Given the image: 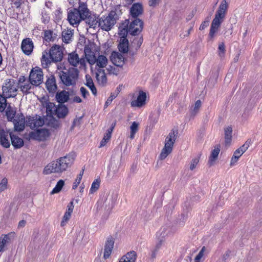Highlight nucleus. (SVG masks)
Wrapping results in <instances>:
<instances>
[{
	"instance_id": "nucleus-46",
	"label": "nucleus",
	"mask_w": 262,
	"mask_h": 262,
	"mask_svg": "<svg viewBox=\"0 0 262 262\" xmlns=\"http://www.w3.org/2000/svg\"><path fill=\"white\" fill-rule=\"evenodd\" d=\"M106 70L110 74L117 75L119 73V69L118 67H115L113 66L109 65L106 68Z\"/></svg>"
},
{
	"instance_id": "nucleus-35",
	"label": "nucleus",
	"mask_w": 262,
	"mask_h": 262,
	"mask_svg": "<svg viewBox=\"0 0 262 262\" xmlns=\"http://www.w3.org/2000/svg\"><path fill=\"white\" fill-rule=\"evenodd\" d=\"M84 52L85 58L86 59L87 61L90 64L91 62L90 60L93 59V58L95 56V55L94 53L92 51L90 46L89 45L85 46Z\"/></svg>"
},
{
	"instance_id": "nucleus-36",
	"label": "nucleus",
	"mask_w": 262,
	"mask_h": 262,
	"mask_svg": "<svg viewBox=\"0 0 262 262\" xmlns=\"http://www.w3.org/2000/svg\"><path fill=\"white\" fill-rule=\"evenodd\" d=\"M224 130L225 143L227 145L230 144L232 138V128L229 126L225 128Z\"/></svg>"
},
{
	"instance_id": "nucleus-4",
	"label": "nucleus",
	"mask_w": 262,
	"mask_h": 262,
	"mask_svg": "<svg viewBox=\"0 0 262 262\" xmlns=\"http://www.w3.org/2000/svg\"><path fill=\"white\" fill-rule=\"evenodd\" d=\"M228 8V3L226 0H223L215 12L214 18L211 24L209 36L211 38L214 36L215 34L218 31L221 25L224 21Z\"/></svg>"
},
{
	"instance_id": "nucleus-25",
	"label": "nucleus",
	"mask_w": 262,
	"mask_h": 262,
	"mask_svg": "<svg viewBox=\"0 0 262 262\" xmlns=\"http://www.w3.org/2000/svg\"><path fill=\"white\" fill-rule=\"evenodd\" d=\"M68 113V107L65 105L60 104L56 106L54 116H56L58 118H64Z\"/></svg>"
},
{
	"instance_id": "nucleus-57",
	"label": "nucleus",
	"mask_w": 262,
	"mask_h": 262,
	"mask_svg": "<svg viewBox=\"0 0 262 262\" xmlns=\"http://www.w3.org/2000/svg\"><path fill=\"white\" fill-rule=\"evenodd\" d=\"M74 203L73 201L70 202L68 206H67V210L66 212H69V213L72 214V213L73 212V209H74Z\"/></svg>"
},
{
	"instance_id": "nucleus-16",
	"label": "nucleus",
	"mask_w": 262,
	"mask_h": 262,
	"mask_svg": "<svg viewBox=\"0 0 262 262\" xmlns=\"http://www.w3.org/2000/svg\"><path fill=\"white\" fill-rule=\"evenodd\" d=\"M33 48V42L30 38H27L23 40L21 48L24 54L29 55L32 52Z\"/></svg>"
},
{
	"instance_id": "nucleus-44",
	"label": "nucleus",
	"mask_w": 262,
	"mask_h": 262,
	"mask_svg": "<svg viewBox=\"0 0 262 262\" xmlns=\"http://www.w3.org/2000/svg\"><path fill=\"white\" fill-rule=\"evenodd\" d=\"M100 180L99 179H96L94 180V181L93 182L91 187L90 190V192L91 193H93L95 192H96L99 188L100 187Z\"/></svg>"
},
{
	"instance_id": "nucleus-11",
	"label": "nucleus",
	"mask_w": 262,
	"mask_h": 262,
	"mask_svg": "<svg viewBox=\"0 0 262 262\" xmlns=\"http://www.w3.org/2000/svg\"><path fill=\"white\" fill-rule=\"evenodd\" d=\"M68 60L69 63L74 67H77L79 65L80 67H84L86 64L85 58H80L78 54L75 52L69 54Z\"/></svg>"
},
{
	"instance_id": "nucleus-42",
	"label": "nucleus",
	"mask_w": 262,
	"mask_h": 262,
	"mask_svg": "<svg viewBox=\"0 0 262 262\" xmlns=\"http://www.w3.org/2000/svg\"><path fill=\"white\" fill-rule=\"evenodd\" d=\"M64 182L62 180H60L56 184L55 187L51 191V194H55L59 192L63 186H64Z\"/></svg>"
},
{
	"instance_id": "nucleus-40",
	"label": "nucleus",
	"mask_w": 262,
	"mask_h": 262,
	"mask_svg": "<svg viewBox=\"0 0 262 262\" xmlns=\"http://www.w3.org/2000/svg\"><path fill=\"white\" fill-rule=\"evenodd\" d=\"M139 123L136 122H133L130 126V134L129 138L133 139L135 138V134L138 130Z\"/></svg>"
},
{
	"instance_id": "nucleus-52",
	"label": "nucleus",
	"mask_w": 262,
	"mask_h": 262,
	"mask_svg": "<svg viewBox=\"0 0 262 262\" xmlns=\"http://www.w3.org/2000/svg\"><path fill=\"white\" fill-rule=\"evenodd\" d=\"M219 55L222 57L224 56L226 51L225 46L224 42H221L219 45Z\"/></svg>"
},
{
	"instance_id": "nucleus-54",
	"label": "nucleus",
	"mask_w": 262,
	"mask_h": 262,
	"mask_svg": "<svg viewBox=\"0 0 262 262\" xmlns=\"http://www.w3.org/2000/svg\"><path fill=\"white\" fill-rule=\"evenodd\" d=\"M80 92L82 97L84 99H86L89 96L90 94L88 91L84 87L82 86L80 89Z\"/></svg>"
},
{
	"instance_id": "nucleus-7",
	"label": "nucleus",
	"mask_w": 262,
	"mask_h": 262,
	"mask_svg": "<svg viewBox=\"0 0 262 262\" xmlns=\"http://www.w3.org/2000/svg\"><path fill=\"white\" fill-rule=\"evenodd\" d=\"M116 13L111 11L107 15H103L99 18V26L102 30L108 31L116 23Z\"/></svg>"
},
{
	"instance_id": "nucleus-20",
	"label": "nucleus",
	"mask_w": 262,
	"mask_h": 262,
	"mask_svg": "<svg viewBox=\"0 0 262 262\" xmlns=\"http://www.w3.org/2000/svg\"><path fill=\"white\" fill-rule=\"evenodd\" d=\"M21 79H19V88L22 92L24 94L30 93V91L35 86L34 84H32L29 79H24L23 81Z\"/></svg>"
},
{
	"instance_id": "nucleus-45",
	"label": "nucleus",
	"mask_w": 262,
	"mask_h": 262,
	"mask_svg": "<svg viewBox=\"0 0 262 262\" xmlns=\"http://www.w3.org/2000/svg\"><path fill=\"white\" fill-rule=\"evenodd\" d=\"M5 96L0 95V112H3L7 108V103Z\"/></svg>"
},
{
	"instance_id": "nucleus-10",
	"label": "nucleus",
	"mask_w": 262,
	"mask_h": 262,
	"mask_svg": "<svg viewBox=\"0 0 262 262\" xmlns=\"http://www.w3.org/2000/svg\"><path fill=\"white\" fill-rule=\"evenodd\" d=\"M143 27V22L139 18H135L128 26V32L132 35H137L142 31Z\"/></svg>"
},
{
	"instance_id": "nucleus-61",
	"label": "nucleus",
	"mask_w": 262,
	"mask_h": 262,
	"mask_svg": "<svg viewBox=\"0 0 262 262\" xmlns=\"http://www.w3.org/2000/svg\"><path fill=\"white\" fill-rule=\"evenodd\" d=\"M160 0H149L148 4L150 7H155L159 4Z\"/></svg>"
},
{
	"instance_id": "nucleus-59",
	"label": "nucleus",
	"mask_w": 262,
	"mask_h": 262,
	"mask_svg": "<svg viewBox=\"0 0 262 262\" xmlns=\"http://www.w3.org/2000/svg\"><path fill=\"white\" fill-rule=\"evenodd\" d=\"M116 97V95L111 94V96L108 98L106 101L105 102V105L107 106L109 104H110L113 101Z\"/></svg>"
},
{
	"instance_id": "nucleus-53",
	"label": "nucleus",
	"mask_w": 262,
	"mask_h": 262,
	"mask_svg": "<svg viewBox=\"0 0 262 262\" xmlns=\"http://www.w3.org/2000/svg\"><path fill=\"white\" fill-rule=\"evenodd\" d=\"M128 32V27L126 28L125 26L123 28H120L119 29V35L120 37V38L121 37H125L126 38Z\"/></svg>"
},
{
	"instance_id": "nucleus-6",
	"label": "nucleus",
	"mask_w": 262,
	"mask_h": 262,
	"mask_svg": "<svg viewBox=\"0 0 262 262\" xmlns=\"http://www.w3.org/2000/svg\"><path fill=\"white\" fill-rule=\"evenodd\" d=\"M78 73L77 69L70 68L59 72V76L63 84L66 86H71L76 84Z\"/></svg>"
},
{
	"instance_id": "nucleus-56",
	"label": "nucleus",
	"mask_w": 262,
	"mask_h": 262,
	"mask_svg": "<svg viewBox=\"0 0 262 262\" xmlns=\"http://www.w3.org/2000/svg\"><path fill=\"white\" fill-rule=\"evenodd\" d=\"M205 250V247H203L198 254L195 256L194 260L199 261V260L203 257Z\"/></svg>"
},
{
	"instance_id": "nucleus-33",
	"label": "nucleus",
	"mask_w": 262,
	"mask_h": 262,
	"mask_svg": "<svg viewBox=\"0 0 262 262\" xmlns=\"http://www.w3.org/2000/svg\"><path fill=\"white\" fill-rule=\"evenodd\" d=\"M119 50L123 53H127L128 50V41L125 37H121L118 45Z\"/></svg>"
},
{
	"instance_id": "nucleus-19",
	"label": "nucleus",
	"mask_w": 262,
	"mask_h": 262,
	"mask_svg": "<svg viewBox=\"0 0 262 262\" xmlns=\"http://www.w3.org/2000/svg\"><path fill=\"white\" fill-rule=\"evenodd\" d=\"M45 84L46 87L49 93H55L57 89L56 79L55 76L53 75L47 76Z\"/></svg>"
},
{
	"instance_id": "nucleus-48",
	"label": "nucleus",
	"mask_w": 262,
	"mask_h": 262,
	"mask_svg": "<svg viewBox=\"0 0 262 262\" xmlns=\"http://www.w3.org/2000/svg\"><path fill=\"white\" fill-rule=\"evenodd\" d=\"M251 144V140L248 139L241 147L237 149L243 154L248 148Z\"/></svg>"
},
{
	"instance_id": "nucleus-55",
	"label": "nucleus",
	"mask_w": 262,
	"mask_h": 262,
	"mask_svg": "<svg viewBox=\"0 0 262 262\" xmlns=\"http://www.w3.org/2000/svg\"><path fill=\"white\" fill-rule=\"evenodd\" d=\"M10 106H9L6 110V115L8 119H12L14 116V113L12 110H11Z\"/></svg>"
},
{
	"instance_id": "nucleus-41",
	"label": "nucleus",
	"mask_w": 262,
	"mask_h": 262,
	"mask_svg": "<svg viewBox=\"0 0 262 262\" xmlns=\"http://www.w3.org/2000/svg\"><path fill=\"white\" fill-rule=\"evenodd\" d=\"M243 154L242 153H241L239 150H238L237 149H236L234 151L233 155L232 157L231 158V161H230V165L231 166H234L235 164V163H236V162L238 161V159L240 158V157Z\"/></svg>"
},
{
	"instance_id": "nucleus-5",
	"label": "nucleus",
	"mask_w": 262,
	"mask_h": 262,
	"mask_svg": "<svg viewBox=\"0 0 262 262\" xmlns=\"http://www.w3.org/2000/svg\"><path fill=\"white\" fill-rule=\"evenodd\" d=\"M178 134V130L175 129H172L168 134L165 140L164 147L159 156L160 160H164L172 152Z\"/></svg>"
},
{
	"instance_id": "nucleus-27",
	"label": "nucleus",
	"mask_w": 262,
	"mask_h": 262,
	"mask_svg": "<svg viewBox=\"0 0 262 262\" xmlns=\"http://www.w3.org/2000/svg\"><path fill=\"white\" fill-rule=\"evenodd\" d=\"M52 61L49 50H45L42 52L41 59L42 67L46 68Z\"/></svg>"
},
{
	"instance_id": "nucleus-13",
	"label": "nucleus",
	"mask_w": 262,
	"mask_h": 262,
	"mask_svg": "<svg viewBox=\"0 0 262 262\" xmlns=\"http://www.w3.org/2000/svg\"><path fill=\"white\" fill-rule=\"evenodd\" d=\"M44 123L43 119L39 116L27 118L26 120V125L32 129L42 126Z\"/></svg>"
},
{
	"instance_id": "nucleus-31",
	"label": "nucleus",
	"mask_w": 262,
	"mask_h": 262,
	"mask_svg": "<svg viewBox=\"0 0 262 262\" xmlns=\"http://www.w3.org/2000/svg\"><path fill=\"white\" fill-rule=\"evenodd\" d=\"M220 151V149L219 147H215L214 149L212 150L208 161L209 166L211 167L214 164L215 161L217 159Z\"/></svg>"
},
{
	"instance_id": "nucleus-12",
	"label": "nucleus",
	"mask_w": 262,
	"mask_h": 262,
	"mask_svg": "<svg viewBox=\"0 0 262 262\" xmlns=\"http://www.w3.org/2000/svg\"><path fill=\"white\" fill-rule=\"evenodd\" d=\"M114 243L115 238L112 236H109L106 238L104 246L103 257L104 259H107L111 255L114 248Z\"/></svg>"
},
{
	"instance_id": "nucleus-23",
	"label": "nucleus",
	"mask_w": 262,
	"mask_h": 262,
	"mask_svg": "<svg viewBox=\"0 0 262 262\" xmlns=\"http://www.w3.org/2000/svg\"><path fill=\"white\" fill-rule=\"evenodd\" d=\"M85 20H86V24H88L90 28L93 29L99 28L98 25L99 18H98L95 15H91L90 11L89 16L86 17Z\"/></svg>"
},
{
	"instance_id": "nucleus-29",
	"label": "nucleus",
	"mask_w": 262,
	"mask_h": 262,
	"mask_svg": "<svg viewBox=\"0 0 262 262\" xmlns=\"http://www.w3.org/2000/svg\"><path fill=\"white\" fill-rule=\"evenodd\" d=\"M9 133L8 132L4 131L0 135L1 144L6 148H8L10 146Z\"/></svg>"
},
{
	"instance_id": "nucleus-34",
	"label": "nucleus",
	"mask_w": 262,
	"mask_h": 262,
	"mask_svg": "<svg viewBox=\"0 0 262 262\" xmlns=\"http://www.w3.org/2000/svg\"><path fill=\"white\" fill-rule=\"evenodd\" d=\"M85 78L86 82L85 84L91 90L92 94L96 96L97 95V91L92 78L89 75H86Z\"/></svg>"
},
{
	"instance_id": "nucleus-38",
	"label": "nucleus",
	"mask_w": 262,
	"mask_h": 262,
	"mask_svg": "<svg viewBox=\"0 0 262 262\" xmlns=\"http://www.w3.org/2000/svg\"><path fill=\"white\" fill-rule=\"evenodd\" d=\"M44 39L48 42L52 41L55 38V34L50 30L44 32Z\"/></svg>"
},
{
	"instance_id": "nucleus-58",
	"label": "nucleus",
	"mask_w": 262,
	"mask_h": 262,
	"mask_svg": "<svg viewBox=\"0 0 262 262\" xmlns=\"http://www.w3.org/2000/svg\"><path fill=\"white\" fill-rule=\"evenodd\" d=\"M231 251L229 250H227L225 252V253L222 256V261L225 262L226 260H227L230 255Z\"/></svg>"
},
{
	"instance_id": "nucleus-2",
	"label": "nucleus",
	"mask_w": 262,
	"mask_h": 262,
	"mask_svg": "<svg viewBox=\"0 0 262 262\" xmlns=\"http://www.w3.org/2000/svg\"><path fill=\"white\" fill-rule=\"evenodd\" d=\"M90 10L85 3H79L78 8L70 10L68 13V20L73 27H77L80 23L89 16Z\"/></svg>"
},
{
	"instance_id": "nucleus-21",
	"label": "nucleus",
	"mask_w": 262,
	"mask_h": 262,
	"mask_svg": "<svg viewBox=\"0 0 262 262\" xmlns=\"http://www.w3.org/2000/svg\"><path fill=\"white\" fill-rule=\"evenodd\" d=\"M143 12V6L140 3H135L130 8V13L131 16L135 18L141 15Z\"/></svg>"
},
{
	"instance_id": "nucleus-9",
	"label": "nucleus",
	"mask_w": 262,
	"mask_h": 262,
	"mask_svg": "<svg viewBox=\"0 0 262 262\" xmlns=\"http://www.w3.org/2000/svg\"><path fill=\"white\" fill-rule=\"evenodd\" d=\"M43 78V74L42 70L38 67H35L31 70L29 79L31 81L32 84L37 86L42 82Z\"/></svg>"
},
{
	"instance_id": "nucleus-43",
	"label": "nucleus",
	"mask_w": 262,
	"mask_h": 262,
	"mask_svg": "<svg viewBox=\"0 0 262 262\" xmlns=\"http://www.w3.org/2000/svg\"><path fill=\"white\" fill-rule=\"evenodd\" d=\"M84 173V169H82L79 174L77 176V178L75 180L74 182L73 183L72 188L73 189H75L80 184L81 180L82 179V177L83 176Z\"/></svg>"
},
{
	"instance_id": "nucleus-1",
	"label": "nucleus",
	"mask_w": 262,
	"mask_h": 262,
	"mask_svg": "<svg viewBox=\"0 0 262 262\" xmlns=\"http://www.w3.org/2000/svg\"><path fill=\"white\" fill-rule=\"evenodd\" d=\"M75 158L74 153H70L48 164L45 168L43 172L46 174L51 173H60L66 171L73 164Z\"/></svg>"
},
{
	"instance_id": "nucleus-24",
	"label": "nucleus",
	"mask_w": 262,
	"mask_h": 262,
	"mask_svg": "<svg viewBox=\"0 0 262 262\" xmlns=\"http://www.w3.org/2000/svg\"><path fill=\"white\" fill-rule=\"evenodd\" d=\"M42 105L46 109L47 115L50 117H53L55 113L56 105L54 103L49 101L42 102Z\"/></svg>"
},
{
	"instance_id": "nucleus-22",
	"label": "nucleus",
	"mask_w": 262,
	"mask_h": 262,
	"mask_svg": "<svg viewBox=\"0 0 262 262\" xmlns=\"http://www.w3.org/2000/svg\"><path fill=\"white\" fill-rule=\"evenodd\" d=\"M9 136L11 139V144L14 148H20L24 145L23 140L18 136L14 135L12 133H9Z\"/></svg>"
},
{
	"instance_id": "nucleus-14",
	"label": "nucleus",
	"mask_w": 262,
	"mask_h": 262,
	"mask_svg": "<svg viewBox=\"0 0 262 262\" xmlns=\"http://www.w3.org/2000/svg\"><path fill=\"white\" fill-rule=\"evenodd\" d=\"M146 94L142 91H140L136 99L130 102L132 107H141L146 104Z\"/></svg>"
},
{
	"instance_id": "nucleus-39",
	"label": "nucleus",
	"mask_w": 262,
	"mask_h": 262,
	"mask_svg": "<svg viewBox=\"0 0 262 262\" xmlns=\"http://www.w3.org/2000/svg\"><path fill=\"white\" fill-rule=\"evenodd\" d=\"M50 10H47L45 8L43 9L41 12L42 14V21L45 23H48L50 19Z\"/></svg>"
},
{
	"instance_id": "nucleus-50",
	"label": "nucleus",
	"mask_w": 262,
	"mask_h": 262,
	"mask_svg": "<svg viewBox=\"0 0 262 262\" xmlns=\"http://www.w3.org/2000/svg\"><path fill=\"white\" fill-rule=\"evenodd\" d=\"M111 136L110 135V133H105L102 140L100 142V145L99 147H102L105 145L106 143L110 140L111 139Z\"/></svg>"
},
{
	"instance_id": "nucleus-32",
	"label": "nucleus",
	"mask_w": 262,
	"mask_h": 262,
	"mask_svg": "<svg viewBox=\"0 0 262 262\" xmlns=\"http://www.w3.org/2000/svg\"><path fill=\"white\" fill-rule=\"evenodd\" d=\"M74 30L67 29L64 30L62 32V40L66 43H69L72 41L73 36Z\"/></svg>"
},
{
	"instance_id": "nucleus-47",
	"label": "nucleus",
	"mask_w": 262,
	"mask_h": 262,
	"mask_svg": "<svg viewBox=\"0 0 262 262\" xmlns=\"http://www.w3.org/2000/svg\"><path fill=\"white\" fill-rule=\"evenodd\" d=\"M200 155H198V156L194 157V158H193L190 162V167H189V168L191 170H193V169H194L199 161H200Z\"/></svg>"
},
{
	"instance_id": "nucleus-30",
	"label": "nucleus",
	"mask_w": 262,
	"mask_h": 262,
	"mask_svg": "<svg viewBox=\"0 0 262 262\" xmlns=\"http://www.w3.org/2000/svg\"><path fill=\"white\" fill-rule=\"evenodd\" d=\"M136 259L137 254L136 252L132 251L123 256L119 260V262H135Z\"/></svg>"
},
{
	"instance_id": "nucleus-8",
	"label": "nucleus",
	"mask_w": 262,
	"mask_h": 262,
	"mask_svg": "<svg viewBox=\"0 0 262 262\" xmlns=\"http://www.w3.org/2000/svg\"><path fill=\"white\" fill-rule=\"evenodd\" d=\"M17 89V83L14 79L6 80L3 86V95L8 98L14 97L16 95Z\"/></svg>"
},
{
	"instance_id": "nucleus-51",
	"label": "nucleus",
	"mask_w": 262,
	"mask_h": 262,
	"mask_svg": "<svg viewBox=\"0 0 262 262\" xmlns=\"http://www.w3.org/2000/svg\"><path fill=\"white\" fill-rule=\"evenodd\" d=\"M71 216V214L69 213V212H66L64 213V214L63 217H62V220L60 223L61 226H62V227L64 226L66 224V223L68 222V221L70 220Z\"/></svg>"
},
{
	"instance_id": "nucleus-62",
	"label": "nucleus",
	"mask_w": 262,
	"mask_h": 262,
	"mask_svg": "<svg viewBox=\"0 0 262 262\" xmlns=\"http://www.w3.org/2000/svg\"><path fill=\"white\" fill-rule=\"evenodd\" d=\"M53 5L52 4V2H47L45 4V8L48 10H50L52 9V7H53Z\"/></svg>"
},
{
	"instance_id": "nucleus-3",
	"label": "nucleus",
	"mask_w": 262,
	"mask_h": 262,
	"mask_svg": "<svg viewBox=\"0 0 262 262\" xmlns=\"http://www.w3.org/2000/svg\"><path fill=\"white\" fill-rule=\"evenodd\" d=\"M90 61V64H95V75L98 82L101 85H104L107 82V78L104 68L107 67L108 62L107 58L104 55H99L97 57L95 56Z\"/></svg>"
},
{
	"instance_id": "nucleus-15",
	"label": "nucleus",
	"mask_w": 262,
	"mask_h": 262,
	"mask_svg": "<svg viewBox=\"0 0 262 262\" xmlns=\"http://www.w3.org/2000/svg\"><path fill=\"white\" fill-rule=\"evenodd\" d=\"M53 61L57 62L61 60L63 57L62 49L58 46L52 47L49 50Z\"/></svg>"
},
{
	"instance_id": "nucleus-60",
	"label": "nucleus",
	"mask_w": 262,
	"mask_h": 262,
	"mask_svg": "<svg viewBox=\"0 0 262 262\" xmlns=\"http://www.w3.org/2000/svg\"><path fill=\"white\" fill-rule=\"evenodd\" d=\"M13 3L14 6L16 8H18L24 3V1L23 0H13Z\"/></svg>"
},
{
	"instance_id": "nucleus-64",
	"label": "nucleus",
	"mask_w": 262,
	"mask_h": 262,
	"mask_svg": "<svg viewBox=\"0 0 262 262\" xmlns=\"http://www.w3.org/2000/svg\"><path fill=\"white\" fill-rule=\"evenodd\" d=\"M160 245L161 244H158L157 246H156V250L155 251H154L152 253V254H151V257L152 258H155L156 257V252L157 251H158V250L159 249L160 247Z\"/></svg>"
},
{
	"instance_id": "nucleus-18",
	"label": "nucleus",
	"mask_w": 262,
	"mask_h": 262,
	"mask_svg": "<svg viewBox=\"0 0 262 262\" xmlns=\"http://www.w3.org/2000/svg\"><path fill=\"white\" fill-rule=\"evenodd\" d=\"M111 60L116 67L121 68L124 64V57L123 55L118 52H113L111 56Z\"/></svg>"
},
{
	"instance_id": "nucleus-26",
	"label": "nucleus",
	"mask_w": 262,
	"mask_h": 262,
	"mask_svg": "<svg viewBox=\"0 0 262 262\" xmlns=\"http://www.w3.org/2000/svg\"><path fill=\"white\" fill-rule=\"evenodd\" d=\"M11 238L10 234L2 235L0 237V252L5 251L7 246L10 243Z\"/></svg>"
},
{
	"instance_id": "nucleus-37",
	"label": "nucleus",
	"mask_w": 262,
	"mask_h": 262,
	"mask_svg": "<svg viewBox=\"0 0 262 262\" xmlns=\"http://www.w3.org/2000/svg\"><path fill=\"white\" fill-rule=\"evenodd\" d=\"M202 102L200 100H198L195 103L194 107L190 110V116L192 117H194L199 112V110L201 106Z\"/></svg>"
},
{
	"instance_id": "nucleus-49",
	"label": "nucleus",
	"mask_w": 262,
	"mask_h": 262,
	"mask_svg": "<svg viewBox=\"0 0 262 262\" xmlns=\"http://www.w3.org/2000/svg\"><path fill=\"white\" fill-rule=\"evenodd\" d=\"M8 186V180L4 178L0 182V192L7 189Z\"/></svg>"
},
{
	"instance_id": "nucleus-17",
	"label": "nucleus",
	"mask_w": 262,
	"mask_h": 262,
	"mask_svg": "<svg viewBox=\"0 0 262 262\" xmlns=\"http://www.w3.org/2000/svg\"><path fill=\"white\" fill-rule=\"evenodd\" d=\"M26 124L25 116L23 114H18L14 119V129L20 132L24 130Z\"/></svg>"
},
{
	"instance_id": "nucleus-63",
	"label": "nucleus",
	"mask_w": 262,
	"mask_h": 262,
	"mask_svg": "<svg viewBox=\"0 0 262 262\" xmlns=\"http://www.w3.org/2000/svg\"><path fill=\"white\" fill-rule=\"evenodd\" d=\"M208 25V21H204L202 23V24L200 25L199 29L200 30H204L207 26Z\"/></svg>"
},
{
	"instance_id": "nucleus-28",
	"label": "nucleus",
	"mask_w": 262,
	"mask_h": 262,
	"mask_svg": "<svg viewBox=\"0 0 262 262\" xmlns=\"http://www.w3.org/2000/svg\"><path fill=\"white\" fill-rule=\"evenodd\" d=\"M56 99L57 102L62 104L67 102L69 99V93L68 92L63 90L57 92L56 94Z\"/></svg>"
}]
</instances>
